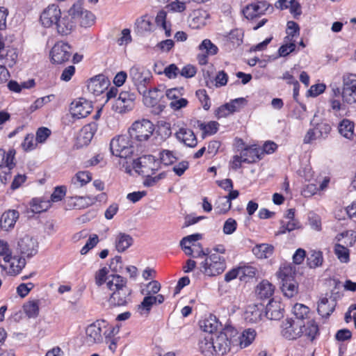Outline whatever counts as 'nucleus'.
<instances>
[{
    "instance_id": "nucleus-1",
    "label": "nucleus",
    "mask_w": 356,
    "mask_h": 356,
    "mask_svg": "<svg viewBox=\"0 0 356 356\" xmlns=\"http://www.w3.org/2000/svg\"><path fill=\"white\" fill-rule=\"evenodd\" d=\"M341 88L332 87L328 99L330 111L339 112L346 109V105L356 104V74L345 72L341 76Z\"/></svg>"
},
{
    "instance_id": "nucleus-2",
    "label": "nucleus",
    "mask_w": 356,
    "mask_h": 356,
    "mask_svg": "<svg viewBox=\"0 0 356 356\" xmlns=\"http://www.w3.org/2000/svg\"><path fill=\"white\" fill-rule=\"evenodd\" d=\"M127 284V279L122 276H112L106 282L109 291L107 302L111 308L125 307L131 302L132 290Z\"/></svg>"
},
{
    "instance_id": "nucleus-3",
    "label": "nucleus",
    "mask_w": 356,
    "mask_h": 356,
    "mask_svg": "<svg viewBox=\"0 0 356 356\" xmlns=\"http://www.w3.org/2000/svg\"><path fill=\"white\" fill-rule=\"evenodd\" d=\"M205 257L204 260L200 264V271L206 276H217L224 272L226 268V261L224 257L213 253L209 248L196 250L195 258Z\"/></svg>"
},
{
    "instance_id": "nucleus-4",
    "label": "nucleus",
    "mask_w": 356,
    "mask_h": 356,
    "mask_svg": "<svg viewBox=\"0 0 356 356\" xmlns=\"http://www.w3.org/2000/svg\"><path fill=\"white\" fill-rule=\"evenodd\" d=\"M263 159V152L257 145H246L241 149L240 155L232 156L229 165L234 170H237L242 167V163L252 164L258 162Z\"/></svg>"
},
{
    "instance_id": "nucleus-5",
    "label": "nucleus",
    "mask_w": 356,
    "mask_h": 356,
    "mask_svg": "<svg viewBox=\"0 0 356 356\" xmlns=\"http://www.w3.org/2000/svg\"><path fill=\"white\" fill-rule=\"evenodd\" d=\"M154 131V125L150 120L142 119L131 124L129 134L132 140L141 145L150 139Z\"/></svg>"
},
{
    "instance_id": "nucleus-6",
    "label": "nucleus",
    "mask_w": 356,
    "mask_h": 356,
    "mask_svg": "<svg viewBox=\"0 0 356 356\" xmlns=\"http://www.w3.org/2000/svg\"><path fill=\"white\" fill-rule=\"evenodd\" d=\"M130 136L120 135L113 138L110 143V149L113 155L127 158L132 155L134 147Z\"/></svg>"
},
{
    "instance_id": "nucleus-7",
    "label": "nucleus",
    "mask_w": 356,
    "mask_h": 356,
    "mask_svg": "<svg viewBox=\"0 0 356 356\" xmlns=\"http://www.w3.org/2000/svg\"><path fill=\"white\" fill-rule=\"evenodd\" d=\"M111 326L104 320H97L86 329V341L88 345L99 343L103 341Z\"/></svg>"
},
{
    "instance_id": "nucleus-8",
    "label": "nucleus",
    "mask_w": 356,
    "mask_h": 356,
    "mask_svg": "<svg viewBox=\"0 0 356 356\" xmlns=\"http://www.w3.org/2000/svg\"><path fill=\"white\" fill-rule=\"evenodd\" d=\"M132 165L139 174L149 177L156 173L160 163L152 155H144L134 160Z\"/></svg>"
},
{
    "instance_id": "nucleus-9",
    "label": "nucleus",
    "mask_w": 356,
    "mask_h": 356,
    "mask_svg": "<svg viewBox=\"0 0 356 356\" xmlns=\"http://www.w3.org/2000/svg\"><path fill=\"white\" fill-rule=\"evenodd\" d=\"M129 76L139 93L147 92V84L152 78L149 70L134 65L129 70Z\"/></svg>"
},
{
    "instance_id": "nucleus-10",
    "label": "nucleus",
    "mask_w": 356,
    "mask_h": 356,
    "mask_svg": "<svg viewBox=\"0 0 356 356\" xmlns=\"http://www.w3.org/2000/svg\"><path fill=\"white\" fill-rule=\"evenodd\" d=\"M70 14L74 17L76 24L79 23L82 27H90L94 24L95 21L94 14L84 9L80 1L74 3L70 8Z\"/></svg>"
},
{
    "instance_id": "nucleus-11",
    "label": "nucleus",
    "mask_w": 356,
    "mask_h": 356,
    "mask_svg": "<svg viewBox=\"0 0 356 356\" xmlns=\"http://www.w3.org/2000/svg\"><path fill=\"white\" fill-rule=\"evenodd\" d=\"M136 95L129 90H122L119 94L113 108V110L120 114L132 111L136 104Z\"/></svg>"
},
{
    "instance_id": "nucleus-12",
    "label": "nucleus",
    "mask_w": 356,
    "mask_h": 356,
    "mask_svg": "<svg viewBox=\"0 0 356 356\" xmlns=\"http://www.w3.org/2000/svg\"><path fill=\"white\" fill-rule=\"evenodd\" d=\"M72 56V47L63 41L57 42L50 51L53 63L62 64L68 61Z\"/></svg>"
},
{
    "instance_id": "nucleus-13",
    "label": "nucleus",
    "mask_w": 356,
    "mask_h": 356,
    "mask_svg": "<svg viewBox=\"0 0 356 356\" xmlns=\"http://www.w3.org/2000/svg\"><path fill=\"white\" fill-rule=\"evenodd\" d=\"M332 131L330 124L326 121L317 123L314 128L309 129L304 137V143L309 144L317 139H325Z\"/></svg>"
},
{
    "instance_id": "nucleus-14",
    "label": "nucleus",
    "mask_w": 356,
    "mask_h": 356,
    "mask_svg": "<svg viewBox=\"0 0 356 356\" xmlns=\"http://www.w3.org/2000/svg\"><path fill=\"white\" fill-rule=\"evenodd\" d=\"M301 321L287 318L282 321L281 334L288 340H296L301 337Z\"/></svg>"
},
{
    "instance_id": "nucleus-15",
    "label": "nucleus",
    "mask_w": 356,
    "mask_h": 356,
    "mask_svg": "<svg viewBox=\"0 0 356 356\" xmlns=\"http://www.w3.org/2000/svg\"><path fill=\"white\" fill-rule=\"evenodd\" d=\"M270 5L267 1H257L249 3L243 9V14L249 20L265 15Z\"/></svg>"
},
{
    "instance_id": "nucleus-16",
    "label": "nucleus",
    "mask_w": 356,
    "mask_h": 356,
    "mask_svg": "<svg viewBox=\"0 0 356 356\" xmlns=\"http://www.w3.org/2000/svg\"><path fill=\"white\" fill-rule=\"evenodd\" d=\"M184 93V87H177L166 90L165 95L169 100H171L170 106L175 111L179 110L187 106L188 101L183 98Z\"/></svg>"
},
{
    "instance_id": "nucleus-17",
    "label": "nucleus",
    "mask_w": 356,
    "mask_h": 356,
    "mask_svg": "<svg viewBox=\"0 0 356 356\" xmlns=\"http://www.w3.org/2000/svg\"><path fill=\"white\" fill-rule=\"evenodd\" d=\"M61 16V11L59 6L55 3L49 5L42 12L40 20L43 26L46 28L56 25Z\"/></svg>"
},
{
    "instance_id": "nucleus-18",
    "label": "nucleus",
    "mask_w": 356,
    "mask_h": 356,
    "mask_svg": "<svg viewBox=\"0 0 356 356\" xmlns=\"http://www.w3.org/2000/svg\"><path fill=\"white\" fill-rule=\"evenodd\" d=\"M202 238L201 234H193L184 237L180 241V246L187 256H194L196 250L203 249L202 245L197 241Z\"/></svg>"
},
{
    "instance_id": "nucleus-19",
    "label": "nucleus",
    "mask_w": 356,
    "mask_h": 356,
    "mask_svg": "<svg viewBox=\"0 0 356 356\" xmlns=\"http://www.w3.org/2000/svg\"><path fill=\"white\" fill-rule=\"evenodd\" d=\"M245 103V99L243 97L232 99L229 102L219 106L215 111V116L218 119L227 118L235 112L239 111Z\"/></svg>"
},
{
    "instance_id": "nucleus-20",
    "label": "nucleus",
    "mask_w": 356,
    "mask_h": 356,
    "mask_svg": "<svg viewBox=\"0 0 356 356\" xmlns=\"http://www.w3.org/2000/svg\"><path fill=\"white\" fill-rule=\"evenodd\" d=\"M92 103L85 98L74 100L70 105V112L77 119L86 118L92 111Z\"/></svg>"
},
{
    "instance_id": "nucleus-21",
    "label": "nucleus",
    "mask_w": 356,
    "mask_h": 356,
    "mask_svg": "<svg viewBox=\"0 0 356 356\" xmlns=\"http://www.w3.org/2000/svg\"><path fill=\"white\" fill-rule=\"evenodd\" d=\"M216 355H223L229 352L232 348L236 350L234 337H229L225 332H220L214 339Z\"/></svg>"
},
{
    "instance_id": "nucleus-22",
    "label": "nucleus",
    "mask_w": 356,
    "mask_h": 356,
    "mask_svg": "<svg viewBox=\"0 0 356 356\" xmlns=\"http://www.w3.org/2000/svg\"><path fill=\"white\" fill-rule=\"evenodd\" d=\"M98 128L95 122H92L84 125L79 132L76 137V143L79 146L88 145L92 140Z\"/></svg>"
},
{
    "instance_id": "nucleus-23",
    "label": "nucleus",
    "mask_w": 356,
    "mask_h": 356,
    "mask_svg": "<svg viewBox=\"0 0 356 356\" xmlns=\"http://www.w3.org/2000/svg\"><path fill=\"white\" fill-rule=\"evenodd\" d=\"M301 337L305 338L306 341L313 343L320 336V328L318 323L315 319L307 320L306 323L301 321Z\"/></svg>"
},
{
    "instance_id": "nucleus-24",
    "label": "nucleus",
    "mask_w": 356,
    "mask_h": 356,
    "mask_svg": "<svg viewBox=\"0 0 356 356\" xmlns=\"http://www.w3.org/2000/svg\"><path fill=\"white\" fill-rule=\"evenodd\" d=\"M57 33L62 35L65 36L70 35L76 27V22L74 17L70 14V9L67 15L60 16L58 21L56 24Z\"/></svg>"
},
{
    "instance_id": "nucleus-25",
    "label": "nucleus",
    "mask_w": 356,
    "mask_h": 356,
    "mask_svg": "<svg viewBox=\"0 0 356 356\" xmlns=\"http://www.w3.org/2000/svg\"><path fill=\"white\" fill-rule=\"evenodd\" d=\"M164 301L165 297L162 294H146L140 304L137 306L138 311L140 314L148 315L154 305H161Z\"/></svg>"
},
{
    "instance_id": "nucleus-26",
    "label": "nucleus",
    "mask_w": 356,
    "mask_h": 356,
    "mask_svg": "<svg viewBox=\"0 0 356 356\" xmlns=\"http://www.w3.org/2000/svg\"><path fill=\"white\" fill-rule=\"evenodd\" d=\"M38 243L35 239L25 236L18 242V249L22 255L26 257H31L38 252Z\"/></svg>"
},
{
    "instance_id": "nucleus-27",
    "label": "nucleus",
    "mask_w": 356,
    "mask_h": 356,
    "mask_svg": "<svg viewBox=\"0 0 356 356\" xmlns=\"http://www.w3.org/2000/svg\"><path fill=\"white\" fill-rule=\"evenodd\" d=\"M175 136L178 141L188 147H195L197 145V138L194 131L186 126L179 127Z\"/></svg>"
},
{
    "instance_id": "nucleus-28",
    "label": "nucleus",
    "mask_w": 356,
    "mask_h": 356,
    "mask_svg": "<svg viewBox=\"0 0 356 356\" xmlns=\"http://www.w3.org/2000/svg\"><path fill=\"white\" fill-rule=\"evenodd\" d=\"M257 336V332L252 328L245 329L236 337L233 336L236 351L238 349H243L248 347L254 341Z\"/></svg>"
},
{
    "instance_id": "nucleus-29",
    "label": "nucleus",
    "mask_w": 356,
    "mask_h": 356,
    "mask_svg": "<svg viewBox=\"0 0 356 356\" xmlns=\"http://www.w3.org/2000/svg\"><path fill=\"white\" fill-rule=\"evenodd\" d=\"M16 152L14 149L8 151L7 163L0 168V180L6 184L11 179V170L15 167V156Z\"/></svg>"
},
{
    "instance_id": "nucleus-30",
    "label": "nucleus",
    "mask_w": 356,
    "mask_h": 356,
    "mask_svg": "<svg viewBox=\"0 0 356 356\" xmlns=\"http://www.w3.org/2000/svg\"><path fill=\"white\" fill-rule=\"evenodd\" d=\"M3 260L4 263L8 266L6 273L15 276L20 273L22 270L25 267L26 261L24 258L19 257L17 256L13 257L12 254L9 256V259Z\"/></svg>"
},
{
    "instance_id": "nucleus-31",
    "label": "nucleus",
    "mask_w": 356,
    "mask_h": 356,
    "mask_svg": "<svg viewBox=\"0 0 356 356\" xmlns=\"http://www.w3.org/2000/svg\"><path fill=\"white\" fill-rule=\"evenodd\" d=\"M284 307L280 301L270 299L266 307V316L270 319L277 321L284 316Z\"/></svg>"
},
{
    "instance_id": "nucleus-32",
    "label": "nucleus",
    "mask_w": 356,
    "mask_h": 356,
    "mask_svg": "<svg viewBox=\"0 0 356 356\" xmlns=\"http://www.w3.org/2000/svg\"><path fill=\"white\" fill-rule=\"evenodd\" d=\"M337 305V301L334 298L330 297L322 298L318 302L317 312L322 318H328L334 311Z\"/></svg>"
},
{
    "instance_id": "nucleus-33",
    "label": "nucleus",
    "mask_w": 356,
    "mask_h": 356,
    "mask_svg": "<svg viewBox=\"0 0 356 356\" xmlns=\"http://www.w3.org/2000/svg\"><path fill=\"white\" fill-rule=\"evenodd\" d=\"M140 94L143 95L144 104L148 107L158 106L161 99L163 97V91L156 87L149 89L145 93Z\"/></svg>"
},
{
    "instance_id": "nucleus-34",
    "label": "nucleus",
    "mask_w": 356,
    "mask_h": 356,
    "mask_svg": "<svg viewBox=\"0 0 356 356\" xmlns=\"http://www.w3.org/2000/svg\"><path fill=\"white\" fill-rule=\"evenodd\" d=\"M275 286L266 280L260 282L256 288V293L258 298L261 300L273 299Z\"/></svg>"
},
{
    "instance_id": "nucleus-35",
    "label": "nucleus",
    "mask_w": 356,
    "mask_h": 356,
    "mask_svg": "<svg viewBox=\"0 0 356 356\" xmlns=\"http://www.w3.org/2000/svg\"><path fill=\"white\" fill-rule=\"evenodd\" d=\"M214 339L212 334H206L199 341V348L204 356H214L216 355L214 348Z\"/></svg>"
},
{
    "instance_id": "nucleus-36",
    "label": "nucleus",
    "mask_w": 356,
    "mask_h": 356,
    "mask_svg": "<svg viewBox=\"0 0 356 356\" xmlns=\"http://www.w3.org/2000/svg\"><path fill=\"white\" fill-rule=\"evenodd\" d=\"M17 58V49L15 47L7 46L0 52V60L3 65H7L9 67H12L16 64Z\"/></svg>"
},
{
    "instance_id": "nucleus-37",
    "label": "nucleus",
    "mask_w": 356,
    "mask_h": 356,
    "mask_svg": "<svg viewBox=\"0 0 356 356\" xmlns=\"http://www.w3.org/2000/svg\"><path fill=\"white\" fill-rule=\"evenodd\" d=\"M275 251L273 245L268 243L257 244L253 247L252 252L259 259H265L270 257Z\"/></svg>"
},
{
    "instance_id": "nucleus-38",
    "label": "nucleus",
    "mask_w": 356,
    "mask_h": 356,
    "mask_svg": "<svg viewBox=\"0 0 356 356\" xmlns=\"http://www.w3.org/2000/svg\"><path fill=\"white\" fill-rule=\"evenodd\" d=\"M19 218V212L16 210H8L4 212L1 217V229L6 231L13 228L17 219Z\"/></svg>"
},
{
    "instance_id": "nucleus-39",
    "label": "nucleus",
    "mask_w": 356,
    "mask_h": 356,
    "mask_svg": "<svg viewBox=\"0 0 356 356\" xmlns=\"http://www.w3.org/2000/svg\"><path fill=\"white\" fill-rule=\"evenodd\" d=\"M355 124L348 119H343L338 125L339 134L344 138L354 140L355 134L354 132Z\"/></svg>"
},
{
    "instance_id": "nucleus-40",
    "label": "nucleus",
    "mask_w": 356,
    "mask_h": 356,
    "mask_svg": "<svg viewBox=\"0 0 356 356\" xmlns=\"http://www.w3.org/2000/svg\"><path fill=\"white\" fill-rule=\"evenodd\" d=\"M134 243L133 238L127 234L120 232L115 236V246L118 252H123Z\"/></svg>"
},
{
    "instance_id": "nucleus-41",
    "label": "nucleus",
    "mask_w": 356,
    "mask_h": 356,
    "mask_svg": "<svg viewBox=\"0 0 356 356\" xmlns=\"http://www.w3.org/2000/svg\"><path fill=\"white\" fill-rule=\"evenodd\" d=\"M197 128L202 131V137L204 138L208 136H212L217 133L220 124L216 121H209L204 122L198 120L197 122Z\"/></svg>"
},
{
    "instance_id": "nucleus-42",
    "label": "nucleus",
    "mask_w": 356,
    "mask_h": 356,
    "mask_svg": "<svg viewBox=\"0 0 356 356\" xmlns=\"http://www.w3.org/2000/svg\"><path fill=\"white\" fill-rule=\"evenodd\" d=\"M277 274L282 282L296 280V267L292 264H284L280 267Z\"/></svg>"
},
{
    "instance_id": "nucleus-43",
    "label": "nucleus",
    "mask_w": 356,
    "mask_h": 356,
    "mask_svg": "<svg viewBox=\"0 0 356 356\" xmlns=\"http://www.w3.org/2000/svg\"><path fill=\"white\" fill-rule=\"evenodd\" d=\"M92 180V173L89 171H79L71 179L74 188L83 187Z\"/></svg>"
},
{
    "instance_id": "nucleus-44",
    "label": "nucleus",
    "mask_w": 356,
    "mask_h": 356,
    "mask_svg": "<svg viewBox=\"0 0 356 356\" xmlns=\"http://www.w3.org/2000/svg\"><path fill=\"white\" fill-rule=\"evenodd\" d=\"M40 300L33 299L25 302L22 307L24 314L29 318H36L40 312Z\"/></svg>"
},
{
    "instance_id": "nucleus-45",
    "label": "nucleus",
    "mask_w": 356,
    "mask_h": 356,
    "mask_svg": "<svg viewBox=\"0 0 356 356\" xmlns=\"http://www.w3.org/2000/svg\"><path fill=\"white\" fill-rule=\"evenodd\" d=\"M30 209L33 213H40L47 211L51 205L49 200L43 198H33L30 202Z\"/></svg>"
},
{
    "instance_id": "nucleus-46",
    "label": "nucleus",
    "mask_w": 356,
    "mask_h": 356,
    "mask_svg": "<svg viewBox=\"0 0 356 356\" xmlns=\"http://www.w3.org/2000/svg\"><path fill=\"white\" fill-rule=\"evenodd\" d=\"M281 289L284 296L291 298L298 293V284L296 280L282 282Z\"/></svg>"
},
{
    "instance_id": "nucleus-47",
    "label": "nucleus",
    "mask_w": 356,
    "mask_h": 356,
    "mask_svg": "<svg viewBox=\"0 0 356 356\" xmlns=\"http://www.w3.org/2000/svg\"><path fill=\"white\" fill-rule=\"evenodd\" d=\"M323 254L320 250H312L307 258V264L310 268L320 267L323 263Z\"/></svg>"
},
{
    "instance_id": "nucleus-48",
    "label": "nucleus",
    "mask_w": 356,
    "mask_h": 356,
    "mask_svg": "<svg viewBox=\"0 0 356 356\" xmlns=\"http://www.w3.org/2000/svg\"><path fill=\"white\" fill-rule=\"evenodd\" d=\"M334 252L338 259L342 263H348L350 261V251L343 245L336 243Z\"/></svg>"
},
{
    "instance_id": "nucleus-49",
    "label": "nucleus",
    "mask_w": 356,
    "mask_h": 356,
    "mask_svg": "<svg viewBox=\"0 0 356 356\" xmlns=\"http://www.w3.org/2000/svg\"><path fill=\"white\" fill-rule=\"evenodd\" d=\"M286 33L287 35L285 37L286 40L291 41L296 40V38L300 35V26L298 23L294 21H289L286 24Z\"/></svg>"
},
{
    "instance_id": "nucleus-50",
    "label": "nucleus",
    "mask_w": 356,
    "mask_h": 356,
    "mask_svg": "<svg viewBox=\"0 0 356 356\" xmlns=\"http://www.w3.org/2000/svg\"><path fill=\"white\" fill-rule=\"evenodd\" d=\"M108 270L107 269L106 267H103L95 273V284L98 286H102L104 283L106 284V282H108L109 278L111 277L112 276H120L119 275H116V274H112V275H108Z\"/></svg>"
},
{
    "instance_id": "nucleus-51",
    "label": "nucleus",
    "mask_w": 356,
    "mask_h": 356,
    "mask_svg": "<svg viewBox=\"0 0 356 356\" xmlns=\"http://www.w3.org/2000/svg\"><path fill=\"white\" fill-rule=\"evenodd\" d=\"M200 327L204 332H207V334H211L218 329V321L215 318H213L210 316L209 318L201 321Z\"/></svg>"
},
{
    "instance_id": "nucleus-52",
    "label": "nucleus",
    "mask_w": 356,
    "mask_h": 356,
    "mask_svg": "<svg viewBox=\"0 0 356 356\" xmlns=\"http://www.w3.org/2000/svg\"><path fill=\"white\" fill-rule=\"evenodd\" d=\"M310 309L300 303H296L293 307V313L298 320H304L308 317Z\"/></svg>"
},
{
    "instance_id": "nucleus-53",
    "label": "nucleus",
    "mask_w": 356,
    "mask_h": 356,
    "mask_svg": "<svg viewBox=\"0 0 356 356\" xmlns=\"http://www.w3.org/2000/svg\"><path fill=\"white\" fill-rule=\"evenodd\" d=\"M296 40H286V38L284 39V44L278 49V53L280 56H286L293 51H295L296 45Z\"/></svg>"
},
{
    "instance_id": "nucleus-54",
    "label": "nucleus",
    "mask_w": 356,
    "mask_h": 356,
    "mask_svg": "<svg viewBox=\"0 0 356 356\" xmlns=\"http://www.w3.org/2000/svg\"><path fill=\"white\" fill-rule=\"evenodd\" d=\"M156 133L157 136L160 137L161 140H166L172 134L170 124L167 122L159 124L156 130Z\"/></svg>"
},
{
    "instance_id": "nucleus-55",
    "label": "nucleus",
    "mask_w": 356,
    "mask_h": 356,
    "mask_svg": "<svg viewBox=\"0 0 356 356\" xmlns=\"http://www.w3.org/2000/svg\"><path fill=\"white\" fill-rule=\"evenodd\" d=\"M240 280H245V277L253 278L256 276L258 270L256 267L250 265L240 266Z\"/></svg>"
},
{
    "instance_id": "nucleus-56",
    "label": "nucleus",
    "mask_w": 356,
    "mask_h": 356,
    "mask_svg": "<svg viewBox=\"0 0 356 356\" xmlns=\"http://www.w3.org/2000/svg\"><path fill=\"white\" fill-rule=\"evenodd\" d=\"M200 50H205L208 55H216L218 51V47L209 39H204L199 46Z\"/></svg>"
},
{
    "instance_id": "nucleus-57",
    "label": "nucleus",
    "mask_w": 356,
    "mask_h": 356,
    "mask_svg": "<svg viewBox=\"0 0 356 356\" xmlns=\"http://www.w3.org/2000/svg\"><path fill=\"white\" fill-rule=\"evenodd\" d=\"M195 95L200 100L203 108L208 111L211 107L210 98L205 89L197 90Z\"/></svg>"
},
{
    "instance_id": "nucleus-58",
    "label": "nucleus",
    "mask_w": 356,
    "mask_h": 356,
    "mask_svg": "<svg viewBox=\"0 0 356 356\" xmlns=\"http://www.w3.org/2000/svg\"><path fill=\"white\" fill-rule=\"evenodd\" d=\"M159 156L161 162L165 165H171L177 161V157L174 152L168 149L161 151Z\"/></svg>"
},
{
    "instance_id": "nucleus-59",
    "label": "nucleus",
    "mask_w": 356,
    "mask_h": 356,
    "mask_svg": "<svg viewBox=\"0 0 356 356\" xmlns=\"http://www.w3.org/2000/svg\"><path fill=\"white\" fill-rule=\"evenodd\" d=\"M114 328L111 326L105 337V342L112 353H115L117 348L118 339L114 337Z\"/></svg>"
},
{
    "instance_id": "nucleus-60",
    "label": "nucleus",
    "mask_w": 356,
    "mask_h": 356,
    "mask_svg": "<svg viewBox=\"0 0 356 356\" xmlns=\"http://www.w3.org/2000/svg\"><path fill=\"white\" fill-rule=\"evenodd\" d=\"M51 131L44 127L38 128L35 133V141L38 143H44L47 139L51 136Z\"/></svg>"
},
{
    "instance_id": "nucleus-61",
    "label": "nucleus",
    "mask_w": 356,
    "mask_h": 356,
    "mask_svg": "<svg viewBox=\"0 0 356 356\" xmlns=\"http://www.w3.org/2000/svg\"><path fill=\"white\" fill-rule=\"evenodd\" d=\"M99 242V237L94 234L89 236L86 243L81 248L80 252L81 254H86L91 249L95 248Z\"/></svg>"
},
{
    "instance_id": "nucleus-62",
    "label": "nucleus",
    "mask_w": 356,
    "mask_h": 356,
    "mask_svg": "<svg viewBox=\"0 0 356 356\" xmlns=\"http://www.w3.org/2000/svg\"><path fill=\"white\" fill-rule=\"evenodd\" d=\"M37 142L34 141V136L32 134H27L22 143V147L25 152H30L35 149Z\"/></svg>"
},
{
    "instance_id": "nucleus-63",
    "label": "nucleus",
    "mask_w": 356,
    "mask_h": 356,
    "mask_svg": "<svg viewBox=\"0 0 356 356\" xmlns=\"http://www.w3.org/2000/svg\"><path fill=\"white\" fill-rule=\"evenodd\" d=\"M66 187L64 186H56L51 195V202H56L62 200L66 195Z\"/></svg>"
},
{
    "instance_id": "nucleus-64",
    "label": "nucleus",
    "mask_w": 356,
    "mask_h": 356,
    "mask_svg": "<svg viewBox=\"0 0 356 356\" xmlns=\"http://www.w3.org/2000/svg\"><path fill=\"white\" fill-rule=\"evenodd\" d=\"M136 27L140 32L151 31L153 24L146 17H141L136 23Z\"/></svg>"
}]
</instances>
